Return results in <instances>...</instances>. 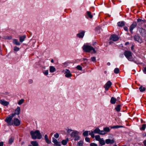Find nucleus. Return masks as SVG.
<instances>
[{
	"label": "nucleus",
	"instance_id": "56",
	"mask_svg": "<svg viewBox=\"0 0 146 146\" xmlns=\"http://www.w3.org/2000/svg\"><path fill=\"white\" fill-rule=\"evenodd\" d=\"M48 136L47 135H45L44 136V139L45 140H46V139H48Z\"/></svg>",
	"mask_w": 146,
	"mask_h": 146
},
{
	"label": "nucleus",
	"instance_id": "53",
	"mask_svg": "<svg viewBox=\"0 0 146 146\" xmlns=\"http://www.w3.org/2000/svg\"><path fill=\"white\" fill-rule=\"evenodd\" d=\"M123 127V126L121 125H115L116 128H118Z\"/></svg>",
	"mask_w": 146,
	"mask_h": 146
},
{
	"label": "nucleus",
	"instance_id": "57",
	"mask_svg": "<svg viewBox=\"0 0 146 146\" xmlns=\"http://www.w3.org/2000/svg\"><path fill=\"white\" fill-rule=\"evenodd\" d=\"M124 30L125 31H128V28L127 27H124Z\"/></svg>",
	"mask_w": 146,
	"mask_h": 146
},
{
	"label": "nucleus",
	"instance_id": "21",
	"mask_svg": "<svg viewBox=\"0 0 146 146\" xmlns=\"http://www.w3.org/2000/svg\"><path fill=\"white\" fill-rule=\"evenodd\" d=\"M56 69L55 68L52 66H50V73H53L56 71Z\"/></svg>",
	"mask_w": 146,
	"mask_h": 146
},
{
	"label": "nucleus",
	"instance_id": "41",
	"mask_svg": "<svg viewBox=\"0 0 146 146\" xmlns=\"http://www.w3.org/2000/svg\"><path fill=\"white\" fill-rule=\"evenodd\" d=\"M146 125L145 124H143L142 127L140 128V129L143 130H145L146 127Z\"/></svg>",
	"mask_w": 146,
	"mask_h": 146
},
{
	"label": "nucleus",
	"instance_id": "22",
	"mask_svg": "<svg viewBox=\"0 0 146 146\" xmlns=\"http://www.w3.org/2000/svg\"><path fill=\"white\" fill-rule=\"evenodd\" d=\"M137 21L139 24L141 25L145 23V21L144 20H142L140 19H138L137 20Z\"/></svg>",
	"mask_w": 146,
	"mask_h": 146
},
{
	"label": "nucleus",
	"instance_id": "3",
	"mask_svg": "<svg viewBox=\"0 0 146 146\" xmlns=\"http://www.w3.org/2000/svg\"><path fill=\"white\" fill-rule=\"evenodd\" d=\"M14 117L11 114L9 115L5 119V121L9 125H13V120L12 119Z\"/></svg>",
	"mask_w": 146,
	"mask_h": 146
},
{
	"label": "nucleus",
	"instance_id": "5",
	"mask_svg": "<svg viewBox=\"0 0 146 146\" xmlns=\"http://www.w3.org/2000/svg\"><path fill=\"white\" fill-rule=\"evenodd\" d=\"M140 34L142 37H146V30L142 28H139L138 29Z\"/></svg>",
	"mask_w": 146,
	"mask_h": 146
},
{
	"label": "nucleus",
	"instance_id": "20",
	"mask_svg": "<svg viewBox=\"0 0 146 146\" xmlns=\"http://www.w3.org/2000/svg\"><path fill=\"white\" fill-rule=\"evenodd\" d=\"M69 141L68 138H66V139L62 140L61 141L62 144L64 145H66Z\"/></svg>",
	"mask_w": 146,
	"mask_h": 146
},
{
	"label": "nucleus",
	"instance_id": "13",
	"mask_svg": "<svg viewBox=\"0 0 146 146\" xmlns=\"http://www.w3.org/2000/svg\"><path fill=\"white\" fill-rule=\"evenodd\" d=\"M0 103L1 104L4 106H7L9 104V102H7L5 100H4L3 99L0 100Z\"/></svg>",
	"mask_w": 146,
	"mask_h": 146
},
{
	"label": "nucleus",
	"instance_id": "17",
	"mask_svg": "<svg viewBox=\"0 0 146 146\" xmlns=\"http://www.w3.org/2000/svg\"><path fill=\"white\" fill-rule=\"evenodd\" d=\"M128 60L132 61L133 60V58L132 56V53L130 51H128Z\"/></svg>",
	"mask_w": 146,
	"mask_h": 146
},
{
	"label": "nucleus",
	"instance_id": "55",
	"mask_svg": "<svg viewBox=\"0 0 146 146\" xmlns=\"http://www.w3.org/2000/svg\"><path fill=\"white\" fill-rule=\"evenodd\" d=\"M96 29L97 30H99V31H100L101 30V28L100 27L98 26L96 27Z\"/></svg>",
	"mask_w": 146,
	"mask_h": 146
},
{
	"label": "nucleus",
	"instance_id": "14",
	"mask_svg": "<svg viewBox=\"0 0 146 146\" xmlns=\"http://www.w3.org/2000/svg\"><path fill=\"white\" fill-rule=\"evenodd\" d=\"M115 141L113 139H107L106 140V143L107 144H113L114 143Z\"/></svg>",
	"mask_w": 146,
	"mask_h": 146
},
{
	"label": "nucleus",
	"instance_id": "18",
	"mask_svg": "<svg viewBox=\"0 0 146 146\" xmlns=\"http://www.w3.org/2000/svg\"><path fill=\"white\" fill-rule=\"evenodd\" d=\"M124 55L125 56V57L128 59V51L125 50L124 52V54L122 53L119 56L121 58H122L124 57Z\"/></svg>",
	"mask_w": 146,
	"mask_h": 146
},
{
	"label": "nucleus",
	"instance_id": "32",
	"mask_svg": "<svg viewBox=\"0 0 146 146\" xmlns=\"http://www.w3.org/2000/svg\"><path fill=\"white\" fill-rule=\"evenodd\" d=\"M89 131H86L83 133V135L84 137H87L88 136Z\"/></svg>",
	"mask_w": 146,
	"mask_h": 146
},
{
	"label": "nucleus",
	"instance_id": "34",
	"mask_svg": "<svg viewBox=\"0 0 146 146\" xmlns=\"http://www.w3.org/2000/svg\"><path fill=\"white\" fill-rule=\"evenodd\" d=\"M87 13L88 16L90 18H92L93 17L92 15L91 14V13L90 11H87Z\"/></svg>",
	"mask_w": 146,
	"mask_h": 146
},
{
	"label": "nucleus",
	"instance_id": "52",
	"mask_svg": "<svg viewBox=\"0 0 146 146\" xmlns=\"http://www.w3.org/2000/svg\"><path fill=\"white\" fill-rule=\"evenodd\" d=\"M75 137V138L74 139L75 141H77L80 139V137L79 136H76Z\"/></svg>",
	"mask_w": 146,
	"mask_h": 146
},
{
	"label": "nucleus",
	"instance_id": "37",
	"mask_svg": "<svg viewBox=\"0 0 146 146\" xmlns=\"http://www.w3.org/2000/svg\"><path fill=\"white\" fill-rule=\"evenodd\" d=\"M96 140V141H99L101 139L100 138V136L99 135H96L95 136Z\"/></svg>",
	"mask_w": 146,
	"mask_h": 146
},
{
	"label": "nucleus",
	"instance_id": "28",
	"mask_svg": "<svg viewBox=\"0 0 146 146\" xmlns=\"http://www.w3.org/2000/svg\"><path fill=\"white\" fill-rule=\"evenodd\" d=\"M116 101V99L113 97H112L111 99L110 102L112 104H114L115 103Z\"/></svg>",
	"mask_w": 146,
	"mask_h": 146
},
{
	"label": "nucleus",
	"instance_id": "11",
	"mask_svg": "<svg viewBox=\"0 0 146 146\" xmlns=\"http://www.w3.org/2000/svg\"><path fill=\"white\" fill-rule=\"evenodd\" d=\"M110 39L111 40L116 41L118 40L119 37L115 35H113L110 36Z\"/></svg>",
	"mask_w": 146,
	"mask_h": 146
},
{
	"label": "nucleus",
	"instance_id": "40",
	"mask_svg": "<svg viewBox=\"0 0 146 146\" xmlns=\"http://www.w3.org/2000/svg\"><path fill=\"white\" fill-rule=\"evenodd\" d=\"M76 68L79 70L81 71L82 70V67L79 65H78Z\"/></svg>",
	"mask_w": 146,
	"mask_h": 146
},
{
	"label": "nucleus",
	"instance_id": "50",
	"mask_svg": "<svg viewBox=\"0 0 146 146\" xmlns=\"http://www.w3.org/2000/svg\"><path fill=\"white\" fill-rule=\"evenodd\" d=\"M85 140L87 142H90V138L89 137H86Z\"/></svg>",
	"mask_w": 146,
	"mask_h": 146
},
{
	"label": "nucleus",
	"instance_id": "6",
	"mask_svg": "<svg viewBox=\"0 0 146 146\" xmlns=\"http://www.w3.org/2000/svg\"><path fill=\"white\" fill-rule=\"evenodd\" d=\"M20 121L17 118H15L13 120V125H14L16 126H19L20 124Z\"/></svg>",
	"mask_w": 146,
	"mask_h": 146
},
{
	"label": "nucleus",
	"instance_id": "62",
	"mask_svg": "<svg viewBox=\"0 0 146 146\" xmlns=\"http://www.w3.org/2000/svg\"><path fill=\"white\" fill-rule=\"evenodd\" d=\"M143 143L145 146H146V140H144L143 141Z\"/></svg>",
	"mask_w": 146,
	"mask_h": 146
},
{
	"label": "nucleus",
	"instance_id": "1",
	"mask_svg": "<svg viewBox=\"0 0 146 146\" xmlns=\"http://www.w3.org/2000/svg\"><path fill=\"white\" fill-rule=\"evenodd\" d=\"M82 48L84 52H90L92 51L91 52L92 54L96 53V52L95 48L89 45L88 43L84 44Z\"/></svg>",
	"mask_w": 146,
	"mask_h": 146
},
{
	"label": "nucleus",
	"instance_id": "2",
	"mask_svg": "<svg viewBox=\"0 0 146 146\" xmlns=\"http://www.w3.org/2000/svg\"><path fill=\"white\" fill-rule=\"evenodd\" d=\"M30 134L32 138L34 139H40L42 137L40 131L38 130H36L34 131H31L30 132Z\"/></svg>",
	"mask_w": 146,
	"mask_h": 146
},
{
	"label": "nucleus",
	"instance_id": "47",
	"mask_svg": "<svg viewBox=\"0 0 146 146\" xmlns=\"http://www.w3.org/2000/svg\"><path fill=\"white\" fill-rule=\"evenodd\" d=\"M54 137L56 138H58L59 137V134L57 133H56L54 135Z\"/></svg>",
	"mask_w": 146,
	"mask_h": 146
},
{
	"label": "nucleus",
	"instance_id": "10",
	"mask_svg": "<svg viewBox=\"0 0 146 146\" xmlns=\"http://www.w3.org/2000/svg\"><path fill=\"white\" fill-rule=\"evenodd\" d=\"M85 33V31H80L76 34V36L79 38H82L84 35Z\"/></svg>",
	"mask_w": 146,
	"mask_h": 146
},
{
	"label": "nucleus",
	"instance_id": "26",
	"mask_svg": "<svg viewBox=\"0 0 146 146\" xmlns=\"http://www.w3.org/2000/svg\"><path fill=\"white\" fill-rule=\"evenodd\" d=\"M31 143L33 146H38V143L36 141H32L31 142Z\"/></svg>",
	"mask_w": 146,
	"mask_h": 146
},
{
	"label": "nucleus",
	"instance_id": "48",
	"mask_svg": "<svg viewBox=\"0 0 146 146\" xmlns=\"http://www.w3.org/2000/svg\"><path fill=\"white\" fill-rule=\"evenodd\" d=\"M90 146H97L98 145L96 143H91L90 144Z\"/></svg>",
	"mask_w": 146,
	"mask_h": 146
},
{
	"label": "nucleus",
	"instance_id": "4",
	"mask_svg": "<svg viewBox=\"0 0 146 146\" xmlns=\"http://www.w3.org/2000/svg\"><path fill=\"white\" fill-rule=\"evenodd\" d=\"M62 72L65 74V76L66 78H69L72 76V74L70 71L67 69L64 70L62 71Z\"/></svg>",
	"mask_w": 146,
	"mask_h": 146
},
{
	"label": "nucleus",
	"instance_id": "7",
	"mask_svg": "<svg viewBox=\"0 0 146 146\" xmlns=\"http://www.w3.org/2000/svg\"><path fill=\"white\" fill-rule=\"evenodd\" d=\"M112 85V83L110 81H108L104 86V87L105 88L106 91L108 90L109 88Z\"/></svg>",
	"mask_w": 146,
	"mask_h": 146
},
{
	"label": "nucleus",
	"instance_id": "38",
	"mask_svg": "<svg viewBox=\"0 0 146 146\" xmlns=\"http://www.w3.org/2000/svg\"><path fill=\"white\" fill-rule=\"evenodd\" d=\"M43 73L45 76H47L48 74V70H46L43 72Z\"/></svg>",
	"mask_w": 146,
	"mask_h": 146
},
{
	"label": "nucleus",
	"instance_id": "9",
	"mask_svg": "<svg viewBox=\"0 0 146 146\" xmlns=\"http://www.w3.org/2000/svg\"><path fill=\"white\" fill-rule=\"evenodd\" d=\"M134 39L135 41H137L139 43H141L143 42V41L141 38L139 36L137 35H135L134 36Z\"/></svg>",
	"mask_w": 146,
	"mask_h": 146
},
{
	"label": "nucleus",
	"instance_id": "31",
	"mask_svg": "<svg viewBox=\"0 0 146 146\" xmlns=\"http://www.w3.org/2000/svg\"><path fill=\"white\" fill-rule=\"evenodd\" d=\"M93 131L94 133H98L99 134L100 131V129L98 128L97 127Z\"/></svg>",
	"mask_w": 146,
	"mask_h": 146
},
{
	"label": "nucleus",
	"instance_id": "42",
	"mask_svg": "<svg viewBox=\"0 0 146 146\" xmlns=\"http://www.w3.org/2000/svg\"><path fill=\"white\" fill-rule=\"evenodd\" d=\"M24 102V100L22 99L20 100L18 102V104L19 105H21Z\"/></svg>",
	"mask_w": 146,
	"mask_h": 146
},
{
	"label": "nucleus",
	"instance_id": "25",
	"mask_svg": "<svg viewBox=\"0 0 146 146\" xmlns=\"http://www.w3.org/2000/svg\"><path fill=\"white\" fill-rule=\"evenodd\" d=\"M100 144L101 145H103L105 144L106 142L103 138H102L99 141Z\"/></svg>",
	"mask_w": 146,
	"mask_h": 146
},
{
	"label": "nucleus",
	"instance_id": "12",
	"mask_svg": "<svg viewBox=\"0 0 146 146\" xmlns=\"http://www.w3.org/2000/svg\"><path fill=\"white\" fill-rule=\"evenodd\" d=\"M52 142L54 143L55 146H61L60 143L58 142L56 139L52 137Z\"/></svg>",
	"mask_w": 146,
	"mask_h": 146
},
{
	"label": "nucleus",
	"instance_id": "29",
	"mask_svg": "<svg viewBox=\"0 0 146 146\" xmlns=\"http://www.w3.org/2000/svg\"><path fill=\"white\" fill-rule=\"evenodd\" d=\"M89 134L91 135L92 137L94 138L95 137L94 131H89Z\"/></svg>",
	"mask_w": 146,
	"mask_h": 146
},
{
	"label": "nucleus",
	"instance_id": "60",
	"mask_svg": "<svg viewBox=\"0 0 146 146\" xmlns=\"http://www.w3.org/2000/svg\"><path fill=\"white\" fill-rule=\"evenodd\" d=\"M110 127L111 129H115V125L114 126H111Z\"/></svg>",
	"mask_w": 146,
	"mask_h": 146
},
{
	"label": "nucleus",
	"instance_id": "45",
	"mask_svg": "<svg viewBox=\"0 0 146 146\" xmlns=\"http://www.w3.org/2000/svg\"><path fill=\"white\" fill-rule=\"evenodd\" d=\"M91 60L93 62H95L96 61V58L95 57H92L91 58Z\"/></svg>",
	"mask_w": 146,
	"mask_h": 146
},
{
	"label": "nucleus",
	"instance_id": "51",
	"mask_svg": "<svg viewBox=\"0 0 146 146\" xmlns=\"http://www.w3.org/2000/svg\"><path fill=\"white\" fill-rule=\"evenodd\" d=\"M134 45L132 44L131 47V50L133 51H134Z\"/></svg>",
	"mask_w": 146,
	"mask_h": 146
},
{
	"label": "nucleus",
	"instance_id": "8",
	"mask_svg": "<svg viewBox=\"0 0 146 146\" xmlns=\"http://www.w3.org/2000/svg\"><path fill=\"white\" fill-rule=\"evenodd\" d=\"M21 110L20 108L19 107H18L17 109L15 110V113L11 114L14 117L16 115H19L20 114Z\"/></svg>",
	"mask_w": 146,
	"mask_h": 146
},
{
	"label": "nucleus",
	"instance_id": "49",
	"mask_svg": "<svg viewBox=\"0 0 146 146\" xmlns=\"http://www.w3.org/2000/svg\"><path fill=\"white\" fill-rule=\"evenodd\" d=\"M46 143L48 144H50L51 143V141L50 140H49L48 139L45 140Z\"/></svg>",
	"mask_w": 146,
	"mask_h": 146
},
{
	"label": "nucleus",
	"instance_id": "30",
	"mask_svg": "<svg viewBox=\"0 0 146 146\" xmlns=\"http://www.w3.org/2000/svg\"><path fill=\"white\" fill-rule=\"evenodd\" d=\"M121 105H118L115 108L117 112H119L120 111Z\"/></svg>",
	"mask_w": 146,
	"mask_h": 146
},
{
	"label": "nucleus",
	"instance_id": "36",
	"mask_svg": "<svg viewBox=\"0 0 146 146\" xmlns=\"http://www.w3.org/2000/svg\"><path fill=\"white\" fill-rule=\"evenodd\" d=\"M13 141L14 138L13 137H11L9 139V143L10 144H11L13 142Z\"/></svg>",
	"mask_w": 146,
	"mask_h": 146
},
{
	"label": "nucleus",
	"instance_id": "58",
	"mask_svg": "<svg viewBox=\"0 0 146 146\" xmlns=\"http://www.w3.org/2000/svg\"><path fill=\"white\" fill-rule=\"evenodd\" d=\"M3 142H0V146H3Z\"/></svg>",
	"mask_w": 146,
	"mask_h": 146
},
{
	"label": "nucleus",
	"instance_id": "54",
	"mask_svg": "<svg viewBox=\"0 0 146 146\" xmlns=\"http://www.w3.org/2000/svg\"><path fill=\"white\" fill-rule=\"evenodd\" d=\"M29 82L30 84H32L33 82V80L32 79H29Z\"/></svg>",
	"mask_w": 146,
	"mask_h": 146
},
{
	"label": "nucleus",
	"instance_id": "46",
	"mask_svg": "<svg viewBox=\"0 0 146 146\" xmlns=\"http://www.w3.org/2000/svg\"><path fill=\"white\" fill-rule=\"evenodd\" d=\"M19 47H17V46H15L14 47V50L15 51H17L19 50Z\"/></svg>",
	"mask_w": 146,
	"mask_h": 146
},
{
	"label": "nucleus",
	"instance_id": "16",
	"mask_svg": "<svg viewBox=\"0 0 146 146\" xmlns=\"http://www.w3.org/2000/svg\"><path fill=\"white\" fill-rule=\"evenodd\" d=\"M136 23L135 22H133L130 26V30L131 32H132L133 29L136 27Z\"/></svg>",
	"mask_w": 146,
	"mask_h": 146
},
{
	"label": "nucleus",
	"instance_id": "19",
	"mask_svg": "<svg viewBox=\"0 0 146 146\" xmlns=\"http://www.w3.org/2000/svg\"><path fill=\"white\" fill-rule=\"evenodd\" d=\"M118 26L119 27H122L125 25V22L123 21H120L117 23Z\"/></svg>",
	"mask_w": 146,
	"mask_h": 146
},
{
	"label": "nucleus",
	"instance_id": "15",
	"mask_svg": "<svg viewBox=\"0 0 146 146\" xmlns=\"http://www.w3.org/2000/svg\"><path fill=\"white\" fill-rule=\"evenodd\" d=\"M78 133L77 131L73 130L70 134V136L72 137H75L78 135Z\"/></svg>",
	"mask_w": 146,
	"mask_h": 146
},
{
	"label": "nucleus",
	"instance_id": "44",
	"mask_svg": "<svg viewBox=\"0 0 146 146\" xmlns=\"http://www.w3.org/2000/svg\"><path fill=\"white\" fill-rule=\"evenodd\" d=\"M66 131L68 133H70L71 131H73V130L71 129H69L68 128H67L66 129Z\"/></svg>",
	"mask_w": 146,
	"mask_h": 146
},
{
	"label": "nucleus",
	"instance_id": "23",
	"mask_svg": "<svg viewBox=\"0 0 146 146\" xmlns=\"http://www.w3.org/2000/svg\"><path fill=\"white\" fill-rule=\"evenodd\" d=\"M13 42L14 44H15L16 45H20L21 44V43L19 42V41L17 39H13Z\"/></svg>",
	"mask_w": 146,
	"mask_h": 146
},
{
	"label": "nucleus",
	"instance_id": "33",
	"mask_svg": "<svg viewBox=\"0 0 146 146\" xmlns=\"http://www.w3.org/2000/svg\"><path fill=\"white\" fill-rule=\"evenodd\" d=\"M139 90L141 92H143L145 90V87H143L142 86H141L139 88Z\"/></svg>",
	"mask_w": 146,
	"mask_h": 146
},
{
	"label": "nucleus",
	"instance_id": "27",
	"mask_svg": "<svg viewBox=\"0 0 146 146\" xmlns=\"http://www.w3.org/2000/svg\"><path fill=\"white\" fill-rule=\"evenodd\" d=\"M104 130L105 131V132L106 133V134L107 133L109 132L110 131V129L109 127H106L104 128Z\"/></svg>",
	"mask_w": 146,
	"mask_h": 146
},
{
	"label": "nucleus",
	"instance_id": "35",
	"mask_svg": "<svg viewBox=\"0 0 146 146\" xmlns=\"http://www.w3.org/2000/svg\"><path fill=\"white\" fill-rule=\"evenodd\" d=\"M114 71L115 73L117 74L119 73V70L118 68H116L114 69Z\"/></svg>",
	"mask_w": 146,
	"mask_h": 146
},
{
	"label": "nucleus",
	"instance_id": "61",
	"mask_svg": "<svg viewBox=\"0 0 146 146\" xmlns=\"http://www.w3.org/2000/svg\"><path fill=\"white\" fill-rule=\"evenodd\" d=\"M12 38L11 36H10V37H7L6 38L7 39L9 40L11 39Z\"/></svg>",
	"mask_w": 146,
	"mask_h": 146
},
{
	"label": "nucleus",
	"instance_id": "63",
	"mask_svg": "<svg viewBox=\"0 0 146 146\" xmlns=\"http://www.w3.org/2000/svg\"><path fill=\"white\" fill-rule=\"evenodd\" d=\"M107 65L108 66H110V62H108L107 63Z\"/></svg>",
	"mask_w": 146,
	"mask_h": 146
},
{
	"label": "nucleus",
	"instance_id": "43",
	"mask_svg": "<svg viewBox=\"0 0 146 146\" xmlns=\"http://www.w3.org/2000/svg\"><path fill=\"white\" fill-rule=\"evenodd\" d=\"M83 144V142L82 141H80L79 142H78V145L79 146H82Z\"/></svg>",
	"mask_w": 146,
	"mask_h": 146
},
{
	"label": "nucleus",
	"instance_id": "39",
	"mask_svg": "<svg viewBox=\"0 0 146 146\" xmlns=\"http://www.w3.org/2000/svg\"><path fill=\"white\" fill-rule=\"evenodd\" d=\"M99 134L101 135H104L106 134V133L105 132L104 130H100L99 133Z\"/></svg>",
	"mask_w": 146,
	"mask_h": 146
},
{
	"label": "nucleus",
	"instance_id": "64",
	"mask_svg": "<svg viewBox=\"0 0 146 146\" xmlns=\"http://www.w3.org/2000/svg\"><path fill=\"white\" fill-rule=\"evenodd\" d=\"M83 61H85V60L87 61L88 59L86 58H84L83 59Z\"/></svg>",
	"mask_w": 146,
	"mask_h": 146
},
{
	"label": "nucleus",
	"instance_id": "24",
	"mask_svg": "<svg viewBox=\"0 0 146 146\" xmlns=\"http://www.w3.org/2000/svg\"><path fill=\"white\" fill-rule=\"evenodd\" d=\"M26 36L25 35L19 37V41L20 42H23L25 40Z\"/></svg>",
	"mask_w": 146,
	"mask_h": 146
},
{
	"label": "nucleus",
	"instance_id": "59",
	"mask_svg": "<svg viewBox=\"0 0 146 146\" xmlns=\"http://www.w3.org/2000/svg\"><path fill=\"white\" fill-rule=\"evenodd\" d=\"M143 71L144 73L146 74V67L144 68Z\"/></svg>",
	"mask_w": 146,
	"mask_h": 146
}]
</instances>
